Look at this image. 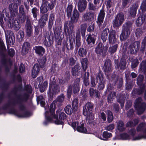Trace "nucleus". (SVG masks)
<instances>
[{"label": "nucleus", "mask_w": 146, "mask_h": 146, "mask_svg": "<svg viewBox=\"0 0 146 146\" xmlns=\"http://www.w3.org/2000/svg\"><path fill=\"white\" fill-rule=\"evenodd\" d=\"M24 90L27 92L16 95L15 98L11 100L8 101L7 102V104L5 106H9L11 105L14 106L18 104L21 110H24L25 106L24 103L28 100L30 96L29 94L32 93L33 89L31 85H27L25 86Z\"/></svg>", "instance_id": "f257e3e1"}, {"label": "nucleus", "mask_w": 146, "mask_h": 146, "mask_svg": "<svg viewBox=\"0 0 146 146\" xmlns=\"http://www.w3.org/2000/svg\"><path fill=\"white\" fill-rule=\"evenodd\" d=\"M108 37L110 44H114L117 42V38L115 31L113 29L110 30L109 28H106L102 31L101 38L104 42L107 40Z\"/></svg>", "instance_id": "f03ea898"}, {"label": "nucleus", "mask_w": 146, "mask_h": 146, "mask_svg": "<svg viewBox=\"0 0 146 146\" xmlns=\"http://www.w3.org/2000/svg\"><path fill=\"white\" fill-rule=\"evenodd\" d=\"M79 13L77 10H74L72 17L70 21H66L64 24V31L66 35L69 34L73 31V23H76L78 20Z\"/></svg>", "instance_id": "7ed1b4c3"}, {"label": "nucleus", "mask_w": 146, "mask_h": 146, "mask_svg": "<svg viewBox=\"0 0 146 146\" xmlns=\"http://www.w3.org/2000/svg\"><path fill=\"white\" fill-rule=\"evenodd\" d=\"M7 104V103L4 104L2 107V109L4 110H8L9 112L11 114H14L19 117H27L31 116L30 112L27 110H26L25 107L24 110H21L19 108V105H18L20 110L22 111H23V112L22 113H19L14 108V107L16 106L10 105L8 106L5 105Z\"/></svg>", "instance_id": "20e7f679"}, {"label": "nucleus", "mask_w": 146, "mask_h": 146, "mask_svg": "<svg viewBox=\"0 0 146 146\" xmlns=\"http://www.w3.org/2000/svg\"><path fill=\"white\" fill-rule=\"evenodd\" d=\"M19 19H15L12 23L13 27L16 31H18L20 28V22L23 23L25 20V15L23 10H19Z\"/></svg>", "instance_id": "39448f33"}, {"label": "nucleus", "mask_w": 146, "mask_h": 146, "mask_svg": "<svg viewBox=\"0 0 146 146\" xmlns=\"http://www.w3.org/2000/svg\"><path fill=\"white\" fill-rule=\"evenodd\" d=\"M60 88L54 81L50 82L49 90L48 92V96L50 98H52L54 95H56L60 92Z\"/></svg>", "instance_id": "423d86ee"}, {"label": "nucleus", "mask_w": 146, "mask_h": 146, "mask_svg": "<svg viewBox=\"0 0 146 146\" xmlns=\"http://www.w3.org/2000/svg\"><path fill=\"white\" fill-rule=\"evenodd\" d=\"M143 76L142 75H140L137 77V83L140 86V87L139 88L134 90V91L135 93L140 95L142 94L144 91L145 86V85L143 83Z\"/></svg>", "instance_id": "0eeeda50"}, {"label": "nucleus", "mask_w": 146, "mask_h": 146, "mask_svg": "<svg viewBox=\"0 0 146 146\" xmlns=\"http://www.w3.org/2000/svg\"><path fill=\"white\" fill-rule=\"evenodd\" d=\"M65 96L63 94H62L58 96L56 100L54 101L51 104L50 106V111L52 114H53L55 111L56 105H59V103H61L63 102L64 100Z\"/></svg>", "instance_id": "6e6552de"}, {"label": "nucleus", "mask_w": 146, "mask_h": 146, "mask_svg": "<svg viewBox=\"0 0 146 146\" xmlns=\"http://www.w3.org/2000/svg\"><path fill=\"white\" fill-rule=\"evenodd\" d=\"M141 101V98H137L135 105V107L137 111V114L138 115L142 114L146 109V104L144 102L142 103Z\"/></svg>", "instance_id": "1a4fd4ad"}, {"label": "nucleus", "mask_w": 146, "mask_h": 146, "mask_svg": "<svg viewBox=\"0 0 146 146\" xmlns=\"http://www.w3.org/2000/svg\"><path fill=\"white\" fill-rule=\"evenodd\" d=\"M115 68L123 71L126 68V59L124 57L121 58L120 61L116 59L114 60Z\"/></svg>", "instance_id": "9d476101"}, {"label": "nucleus", "mask_w": 146, "mask_h": 146, "mask_svg": "<svg viewBox=\"0 0 146 146\" xmlns=\"http://www.w3.org/2000/svg\"><path fill=\"white\" fill-rule=\"evenodd\" d=\"M43 44L46 48L52 46L54 43L53 37L49 33H46L44 34V38H43Z\"/></svg>", "instance_id": "9b49d317"}, {"label": "nucleus", "mask_w": 146, "mask_h": 146, "mask_svg": "<svg viewBox=\"0 0 146 146\" xmlns=\"http://www.w3.org/2000/svg\"><path fill=\"white\" fill-rule=\"evenodd\" d=\"M124 20V15L122 13H120L118 14L115 17V19L113 21V26L114 28L118 27L122 24Z\"/></svg>", "instance_id": "f8f14e48"}, {"label": "nucleus", "mask_w": 146, "mask_h": 146, "mask_svg": "<svg viewBox=\"0 0 146 146\" xmlns=\"http://www.w3.org/2000/svg\"><path fill=\"white\" fill-rule=\"evenodd\" d=\"M5 48L3 42L2 41H0V55L2 57V63L5 66L7 65V63L8 61L10 62L11 61L10 58H7L6 55L4 52L3 49Z\"/></svg>", "instance_id": "ddd939ff"}, {"label": "nucleus", "mask_w": 146, "mask_h": 146, "mask_svg": "<svg viewBox=\"0 0 146 146\" xmlns=\"http://www.w3.org/2000/svg\"><path fill=\"white\" fill-rule=\"evenodd\" d=\"M71 125L75 130L76 129L78 132L84 133H86L87 132L86 128L84 127V123L74 122L71 123Z\"/></svg>", "instance_id": "4468645a"}, {"label": "nucleus", "mask_w": 146, "mask_h": 146, "mask_svg": "<svg viewBox=\"0 0 146 146\" xmlns=\"http://www.w3.org/2000/svg\"><path fill=\"white\" fill-rule=\"evenodd\" d=\"M54 112L53 114H52L50 112V113L52 115V116L53 117L54 119H56V120L54 121L55 123L57 125L61 124L63 125L64 124L63 121L65 119L66 117V114L64 112H62L59 114V119L58 117V115H56L54 114Z\"/></svg>", "instance_id": "2eb2a0df"}, {"label": "nucleus", "mask_w": 146, "mask_h": 146, "mask_svg": "<svg viewBox=\"0 0 146 146\" xmlns=\"http://www.w3.org/2000/svg\"><path fill=\"white\" fill-rule=\"evenodd\" d=\"M33 27L31 24L30 19L27 18L25 25V31L27 36L31 37L33 34Z\"/></svg>", "instance_id": "dca6fc26"}, {"label": "nucleus", "mask_w": 146, "mask_h": 146, "mask_svg": "<svg viewBox=\"0 0 146 146\" xmlns=\"http://www.w3.org/2000/svg\"><path fill=\"white\" fill-rule=\"evenodd\" d=\"M107 49L105 48L103 44L99 42L95 49V51L98 54L102 55L103 57H104L106 56L107 51Z\"/></svg>", "instance_id": "f3484780"}, {"label": "nucleus", "mask_w": 146, "mask_h": 146, "mask_svg": "<svg viewBox=\"0 0 146 146\" xmlns=\"http://www.w3.org/2000/svg\"><path fill=\"white\" fill-rule=\"evenodd\" d=\"M94 108L93 104L90 102L87 103L84 107L83 110V113L84 115H86L92 114Z\"/></svg>", "instance_id": "a211bd4d"}, {"label": "nucleus", "mask_w": 146, "mask_h": 146, "mask_svg": "<svg viewBox=\"0 0 146 146\" xmlns=\"http://www.w3.org/2000/svg\"><path fill=\"white\" fill-rule=\"evenodd\" d=\"M145 124L144 123H141L138 126L137 130V131H142L146 133L145 135H139L135 138V140H139L143 138H146V128L145 127Z\"/></svg>", "instance_id": "6ab92c4d"}, {"label": "nucleus", "mask_w": 146, "mask_h": 146, "mask_svg": "<svg viewBox=\"0 0 146 146\" xmlns=\"http://www.w3.org/2000/svg\"><path fill=\"white\" fill-rule=\"evenodd\" d=\"M105 14L104 10H101L99 14L98 21H97L100 28L103 29L104 28L106 25V23L105 22H104L102 25V23L103 22Z\"/></svg>", "instance_id": "aec40b11"}, {"label": "nucleus", "mask_w": 146, "mask_h": 146, "mask_svg": "<svg viewBox=\"0 0 146 146\" xmlns=\"http://www.w3.org/2000/svg\"><path fill=\"white\" fill-rule=\"evenodd\" d=\"M47 0H42L43 3L40 9H53L56 5V1L52 0L50 3H48Z\"/></svg>", "instance_id": "412c9836"}, {"label": "nucleus", "mask_w": 146, "mask_h": 146, "mask_svg": "<svg viewBox=\"0 0 146 146\" xmlns=\"http://www.w3.org/2000/svg\"><path fill=\"white\" fill-rule=\"evenodd\" d=\"M140 46V42L139 41H135L132 43L129 46L130 53L135 54L138 51Z\"/></svg>", "instance_id": "4be33fe9"}, {"label": "nucleus", "mask_w": 146, "mask_h": 146, "mask_svg": "<svg viewBox=\"0 0 146 146\" xmlns=\"http://www.w3.org/2000/svg\"><path fill=\"white\" fill-rule=\"evenodd\" d=\"M81 38L80 31H77L76 33V38H75V46L74 52H77L78 49L81 46Z\"/></svg>", "instance_id": "5701e85b"}, {"label": "nucleus", "mask_w": 146, "mask_h": 146, "mask_svg": "<svg viewBox=\"0 0 146 146\" xmlns=\"http://www.w3.org/2000/svg\"><path fill=\"white\" fill-rule=\"evenodd\" d=\"M86 116V123L92 127H95L96 123L94 120V116L93 114L85 115Z\"/></svg>", "instance_id": "b1692460"}, {"label": "nucleus", "mask_w": 146, "mask_h": 146, "mask_svg": "<svg viewBox=\"0 0 146 146\" xmlns=\"http://www.w3.org/2000/svg\"><path fill=\"white\" fill-rule=\"evenodd\" d=\"M33 49L36 53L39 55H43L45 52L44 48L40 46H35L33 47Z\"/></svg>", "instance_id": "393cba45"}, {"label": "nucleus", "mask_w": 146, "mask_h": 146, "mask_svg": "<svg viewBox=\"0 0 146 146\" xmlns=\"http://www.w3.org/2000/svg\"><path fill=\"white\" fill-rule=\"evenodd\" d=\"M48 13H46L44 14L41 17L39 21V23L41 28H43L46 25V21L48 20Z\"/></svg>", "instance_id": "a878e982"}, {"label": "nucleus", "mask_w": 146, "mask_h": 146, "mask_svg": "<svg viewBox=\"0 0 146 146\" xmlns=\"http://www.w3.org/2000/svg\"><path fill=\"white\" fill-rule=\"evenodd\" d=\"M111 68V60L108 59L105 61L103 67V69L105 72H108L110 71Z\"/></svg>", "instance_id": "bb28decb"}, {"label": "nucleus", "mask_w": 146, "mask_h": 146, "mask_svg": "<svg viewBox=\"0 0 146 146\" xmlns=\"http://www.w3.org/2000/svg\"><path fill=\"white\" fill-rule=\"evenodd\" d=\"M40 70V67L38 63L35 64L32 69V77L36 78Z\"/></svg>", "instance_id": "cd10ccee"}, {"label": "nucleus", "mask_w": 146, "mask_h": 146, "mask_svg": "<svg viewBox=\"0 0 146 146\" xmlns=\"http://www.w3.org/2000/svg\"><path fill=\"white\" fill-rule=\"evenodd\" d=\"M94 13L92 11L86 12L84 15V18L86 21H90L94 19Z\"/></svg>", "instance_id": "c85d7f7f"}, {"label": "nucleus", "mask_w": 146, "mask_h": 146, "mask_svg": "<svg viewBox=\"0 0 146 146\" xmlns=\"http://www.w3.org/2000/svg\"><path fill=\"white\" fill-rule=\"evenodd\" d=\"M80 82V79L79 78H77L74 81V84L73 86V92L74 94L77 93L79 91Z\"/></svg>", "instance_id": "c756f323"}, {"label": "nucleus", "mask_w": 146, "mask_h": 146, "mask_svg": "<svg viewBox=\"0 0 146 146\" xmlns=\"http://www.w3.org/2000/svg\"><path fill=\"white\" fill-rule=\"evenodd\" d=\"M30 43L27 42H24L22 46V52L24 54H26L28 52L30 48Z\"/></svg>", "instance_id": "7c9ffc66"}, {"label": "nucleus", "mask_w": 146, "mask_h": 146, "mask_svg": "<svg viewBox=\"0 0 146 146\" xmlns=\"http://www.w3.org/2000/svg\"><path fill=\"white\" fill-rule=\"evenodd\" d=\"M46 120L44 122V124L46 125L49 121H51L54 118L52 115L48 111H46L45 112Z\"/></svg>", "instance_id": "2f4dec72"}, {"label": "nucleus", "mask_w": 146, "mask_h": 146, "mask_svg": "<svg viewBox=\"0 0 146 146\" xmlns=\"http://www.w3.org/2000/svg\"><path fill=\"white\" fill-rule=\"evenodd\" d=\"M87 3L86 0H79L78 3V9H86Z\"/></svg>", "instance_id": "473e14b6"}, {"label": "nucleus", "mask_w": 146, "mask_h": 146, "mask_svg": "<svg viewBox=\"0 0 146 146\" xmlns=\"http://www.w3.org/2000/svg\"><path fill=\"white\" fill-rule=\"evenodd\" d=\"M129 31L122 30V32L120 36L121 40L124 41L125 40L129 37Z\"/></svg>", "instance_id": "72a5a7b5"}, {"label": "nucleus", "mask_w": 146, "mask_h": 146, "mask_svg": "<svg viewBox=\"0 0 146 146\" xmlns=\"http://www.w3.org/2000/svg\"><path fill=\"white\" fill-rule=\"evenodd\" d=\"M87 49L85 46L80 48L78 49V54L81 57H85L87 54Z\"/></svg>", "instance_id": "f704fd0d"}, {"label": "nucleus", "mask_w": 146, "mask_h": 146, "mask_svg": "<svg viewBox=\"0 0 146 146\" xmlns=\"http://www.w3.org/2000/svg\"><path fill=\"white\" fill-rule=\"evenodd\" d=\"M104 75L102 72L100 71L98 73L96 76V82L98 83H104L105 82V80H104Z\"/></svg>", "instance_id": "c9c22d12"}, {"label": "nucleus", "mask_w": 146, "mask_h": 146, "mask_svg": "<svg viewBox=\"0 0 146 146\" xmlns=\"http://www.w3.org/2000/svg\"><path fill=\"white\" fill-rule=\"evenodd\" d=\"M81 62L83 70L85 72L88 67V59L86 58H82L81 60Z\"/></svg>", "instance_id": "e433bc0d"}, {"label": "nucleus", "mask_w": 146, "mask_h": 146, "mask_svg": "<svg viewBox=\"0 0 146 146\" xmlns=\"http://www.w3.org/2000/svg\"><path fill=\"white\" fill-rule=\"evenodd\" d=\"M140 70L145 75V78L146 79V60H145L140 63L139 66Z\"/></svg>", "instance_id": "4c0bfd02"}, {"label": "nucleus", "mask_w": 146, "mask_h": 146, "mask_svg": "<svg viewBox=\"0 0 146 146\" xmlns=\"http://www.w3.org/2000/svg\"><path fill=\"white\" fill-rule=\"evenodd\" d=\"M90 74L88 72H85L83 75V82L84 84L86 86H89L90 84L89 77Z\"/></svg>", "instance_id": "58836bf2"}, {"label": "nucleus", "mask_w": 146, "mask_h": 146, "mask_svg": "<svg viewBox=\"0 0 146 146\" xmlns=\"http://www.w3.org/2000/svg\"><path fill=\"white\" fill-rule=\"evenodd\" d=\"M69 41L66 44V47L68 51L70 50H72L74 48V44L75 40H74L73 42L71 40L70 38H69Z\"/></svg>", "instance_id": "ea45409f"}, {"label": "nucleus", "mask_w": 146, "mask_h": 146, "mask_svg": "<svg viewBox=\"0 0 146 146\" xmlns=\"http://www.w3.org/2000/svg\"><path fill=\"white\" fill-rule=\"evenodd\" d=\"M89 93L91 96H96L97 98H99L100 96V94L98 90H94L92 88L89 89Z\"/></svg>", "instance_id": "a19ab883"}, {"label": "nucleus", "mask_w": 146, "mask_h": 146, "mask_svg": "<svg viewBox=\"0 0 146 146\" xmlns=\"http://www.w3.org/2000/svg\"><path fill=\"white\" fill-rule=\"evenodd\" d=\"M116 97V93L113 91L111 92L108 96L107 100L108 102L112 103L113 99Z\"/></svg>", "instance_id": "79ce46f5"}, {"label": "nucleus", "mask_w": 146, "mask_h": 146, "mask_svg": "<svg viewBox=\"0 0 146 146\" xmlns=\"http://www.w3.org/2000/svg\"><path fill=\"white\" fill-rule=\"evenodd\" d=\"M96 40V36L91 35H89L87 37L86 41L88 42V44L92 43L94 44L95 43V41Z\"/></svg>", "instance_id": "37998d69"}, {"label": "nucleus", "mask_w": 146, "mask_h": 146, "mask_svg": "<svg viewBox=\"0 0 146 146\" xmlns=\"http://www.w3.org/2000/svg\"><path fill=\"white\" fill-rule=\"evenodd\" d=\"M36 100L38 104L40 103L42 107L44 106L45 104V99L42 96L40 95L37 96Z\"/></svg>", "instance_id": "c03bdc74"}, {"label": "nucleus", "mask_w": 146, "mask_h": 146, "mask_svg": "<svg viewBox=\"0 0 146 146\" xmlns=\"http://www.w3.org/2000/svg\"><path fill=\"white\" fill-rule=\"evenodd\" d=\"M46 61V58L45 56L43 57L42 58L38 60V65L41 68H44L45 66V64Z\"/></svg>", "instance_id": "a18cd8bd"}, {"label": "nucleus", "mask_w": 146, "mask_h": 146, "mask_svg": "<svg viewBox=\"0 0 146 146\" xmlns=\"http://www.w3.org/2000/svg\"><path fill=\"white\" fill-rule=\"evenodd\" d=\"M48 86V82L45 81L44 82L38 86L41 92H44Z\"/></svg>", "instance_id": "49530a36"}, {"label": "nucleus", "mask_w": 146, "mask_h": 146, "mask_svg": "<svg viewBox=\"0 0 146 146\" xmlns=\"http://www.w3.org/2000/svg\"><path fill=\"white\" fill-rule=\"evenodd\" d=\"M64 110L66 113L67 114L69 115L72 114L74 111H76L73 108H72L70 105H68L66 106L64 108Z\"/></svg>", "instance_id": "de8ad7c7"}, {"label": "nucleus", "mask_w": 146, "mask_h": 146, "mask_svg": "<svg viewBox=\"0 0 146 146\" xmlns=\"http://www.w3.org/2000/svg\"><path fill=\"white\" fill-rule=\"evenodd\" d=\"M80 68V66L78 64H76L74 67L72 68L71 72L72 73V75L73 76H76Z\"/></svg>", "instance_id": "09e8293b"}, {"label": "nucleus", "mask_w": 146, "mask_h": 146, "mask_svg": "<svg viewBox=\"0 0 146 146\" xmlns=\"http://www.w3.org/2000/svg\"><path fill=\"white\" fill-rule=\"evenodd\" d=\"M118 129L120 131H123L125 129L124 124L123 122L119 121L117 123Z\"/></svg>", "instance_id": "8fccbe9b"}, {"label": "nucleus", "mask_w": 146, "mask_h": 146, "mask_svg": "<svg viewBox=\"0 0 146 146\" xmlns=\"http://www.w3.org/2000/svg\"><path fill=\"white\" fill-rule=\"evenodd\" d=\"M118 47V45L117 44L110 46L109 48L108 52L111 54H113L116 52Z\"/></svg>", "instance_id": "3c124183"}, {"label": "nucleus", "mask_w": 146, "mask_h": 146, "mask_svg": "<svg viewBox=\"0 0 146 146\" xmlns=\"http://www.w3.org/2000/svg\"><path fill=\"white\" fill-rule=\"evenodd\" d=\"M132 25L131 23L128 21L125 23L123 26V30L130 32V29Z\"/></svg>", "instance_id": "603ef678"}, {"label": "nucleus", "mask_w": 146, "mask_h": 146, "mask_svg": "<svg viewBox=\"0 0 146 146\" xmlns=\"http://www.w3.org/2000/svg\"><path fill=\"white\" fill-rule=\"evenodd\" d=\"M50 70L51 74H55L58 70V66L55 63L52 64Z\"/></svg>", "instance_id": "864d4df0"}, {"label": "nucleus", "mask_w": 146, "mask_h": 146, "mask_svg": "<svg viewBox=\"0 0 146 146\" xmlns=\"http://www.w3.org/2000/svg\"><path fill=\"white\" fill-rule=\"evenodd\" d=\"M139 120L137 119H135L133 121H129L126 124V126L127 127L128 126H133L136 125L139 123Z\"/></svg>", "instance_id": "5fc2aeb1"}, {"label": "nucleus", "mask_w": 146, "mask_h": 146, "mask_svg": "<svg viewBox=\"0 0 146 146\" xmlns=\"http://www.w3.org/2000/svg\"><path fill=\"white\" fill-rule=\"evenodd\" d=\"M107 121L108 123L111 122L113 119V116L112 113L110 110H108L107 111Z\"/></svg>", "instance_id": "6e6d98bb"}, {"label": "nucleus", "mask_w": 146, "mask_h": 146, "mask_svg": "<svg viewBox=\"0 0 146 146\" xmlns=\"http://www.w3.org/2000/svg\"><path fill=\"white\" fill-rule=\"evenodd\" d=\"M78 101L77 99H74L72 102V108L76 111L78 108Z\"/></svg>", "instance_id": "4d7b16f0"}, {"label": "nucleus", "mask_w": 146, "mask_h": 146, "mask_svg": "<svg viewBox=\"0 0 146 146\" xmlns=\"http://www.w3.org/2000/svg\"><path fill=\"white\" fill-rule=\"evenodd\" d=\"M18 71V68L17 67L15 66L14 69L12 72V76L13 81H15L16 80V74L17 73Z\"/></svg>", "instance_id": "13d9d810"}, {"label": "nucleus", "mask_w": 146, "mask_h": 146, "mask_svg": "<svg viewBox=\"0 0 146 146\" xmlns=\"http://www.w3.org/2000/svg\"><path fill=\"white\" fill-rule=\"evenodd\" d=\"M139 63L138 60L137 58L133 60L131 65V68L134 69L136 68L138 65Z\"/></svg>", "instance_id": "bf43d9fd"}, {"label": "nucleus", "mask_w": 146, "mask_h": 146, "mask_svg": "<svg viewBox=\"0 0 146 146\" xmlns=\"http://www.w3.org/2000/svg\"><path fill=\"white\" fill-rule=\"evenodd\" d=\"M54 33L55 35V38L56 39H58L60 38V34L61 33V31H58L57 29H55L54 28L53 29Z\"/></svg>", "instance_id": "052dcab7"}, {"label": "nucleus", "mask_w": 146, "mask_h": 146, "mask_svg": "<svg viewBox=\"0 0 146 146\" xmlns=\"http://www.w3.org/2000/svg\"><path fill=\"white\" fill-rule=\"evenodd\" d=\"M112 134L111 133H109L108 131H104L103 133V137L105 139L104 140H106L107 139L109 138L112 136Z\"/></svg>", "instance_id": "680f3d73"}, {"label": "nucleus", "mask_w": 146, "mask_h": 146, "mask_svg": "<svg viewBox=\"0 0 146 146\" xmlns=\"http://www.w3.org/2000/svg\"><path fill=\"white\" fill-rule=\"evenodd\" d=\"M19 5L17 3L13 2L9 6V9H18Z\"/></svg>", "instance_id": "e2e57ef3"}, {"label": "nucleus", "mask_w": 146, "mask_h": 146, "mask_svg": "<svg viewBox=\"0 0 146 146\" xmlns=\"http://www.w3.org/2000/svg\"><path fill=\"white\" fill-rule=\"evenodd\" d=\"M43 81V78L42 77H40L37 78L35 81L36 84L38 86H39L40 84H42Z\"/></svg>", "instance_id": "0e129e2a"}, {"label": "nucleus", "mask_w": 146, "mask_h": 146, "mask_svg": "<svg viewBox=\"0 0 146 146\" xmlns=\"http://www.w3.org/2000/svg\"><path fill=\"white\" fill-rule=\"evenodd\" d=\"M10 12L11 16L14 17L18 16V10H9Z\"/></svg>", "instance_id": "69168bd1"}, {"label": "nucleus", "mask_w": 146, "mask_h": 146, "mask_svg": "<svg viewBox=\"0 0 146 146\" xmlns=\"http://www.w3.org/2000/svg\"><path fill=\"white\" fill-rule=\"evenodd\" d=\"M15 54V51L14 50L11 48L10 49H9L8 50L7 54L11 58L13 57L14 56Z\"/></svg>", "instance_id": "338daca9"}, {"label": "nucleus", "mask_w": 146, "mask_h": 146, "mask_svg": "<svg viewBox=\"0 0 146 146\" xmlns=\"http://www.w3.org/2000/svg\"><path fill=\"white\" fill-rule=\"evenodd\" d=\"M72 86L71 85L69 86L67 91V95L68 98L70 97L72 94Z\"/></svg>", "instance_id": "774afa93"}]
</instances>
